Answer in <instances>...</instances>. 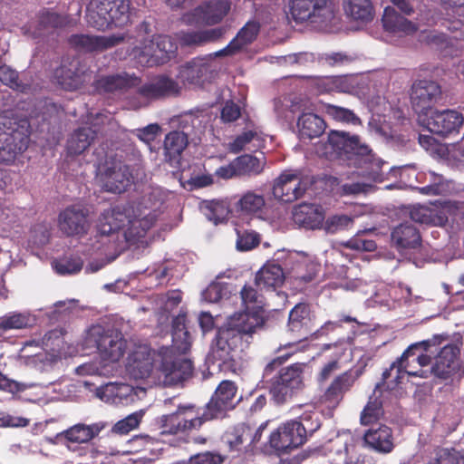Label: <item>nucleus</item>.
Segmentation results:
<instances>
[{"label": "nucleus", "instance_id": "obj_36", "mask_svg": "<svg viewBox=\"0 0 464 464\" xmlns=\"http://www.w3.org/2000/svg\"><path fill=\"white\" fill-rule=\"evenodd\" d=\"M242 304L245 307L243 312L235 313L234 314H246L249 316H258L265 324V298L258 294L257 290L252 286L245 285L240 291Z\"/></svg>", "mask_w": 464, "mask_h": 464}, {"label": "nucleus", "instance_id": "obj_29", "mask_svg": "<svg viewBox=\"0 0 464 464\" xmlns=\"http://www.w3.org/2000/svg\"><path fill=\"white\" fill-rule=\"evenodd\" d=\"M358 375L352 370L335 376L321 396V401L330 408H336L344 394L353 386Z\"/></svg>", "mask_w": 464, "mask_h": 464}, {"label": "nucleus", "instance_id": "obj_18", "mask_svg": "<svg viewBox=\"0 0 464 464\" xmlns=\"http://www.w3.org/2000/svg\"><path fill=\"white\" fill-rule=\"evenodd\" d=\"M156 220L155 212L143 208L139 204H134V213L130 215V218L126 222L127 229L124 232L126 242L130 245L142 242Z\"/></svg>", "mask_w": 464, "mask_h": 464}, {"label": "nucleus", "instance_id": "obj_64", "mask_svg": "<svg viewBox=\"0 0 464 464\" xmlns=\"http://www.w3.org/2000/svg\"><path fill=\"white\" fill-rule=\"evenodd\" d=\"M346 246L354 250L368 251L372 252L377 248V245L374 240L364 239L362 237H355L351 238L347 243Z\"/></svg>", "mask_w": 464, "mask_h": 464}, {"label": "nucleus", "instance_id": "obj_14", "mask_svg": "<svg viewBox=\"0 0 464 464\" xmlns=\"http://www.w3.org/2000/svg\"><path fill=\"white\" fill-rule=\"evenodd\" d=\"M126 36L124 33L110 35L79 34H72L68 39V43L78 53H102L122 44Z\"/></svg>", "mask_w": 464, "mask_h": 464}, {"label": "nucleus", "instance_id": "obj_1", "mask_svg": "<svg viewBox=\"0 0 464 464\" xmlns=\"http://www.w3.org/2000/svg\"><path fill=\"white\" fill-rule=\"evenodd\" d=\"M158 356L159 362H155L148 345H135L128 354L126 372L131 378L141 380L148 378L155 367L168 385H177L192 376V362L176 354L169 347H162Z\"/></svg>", "mask_w": 464, "mask_h": 464}, {"label": "nucleus", "instance_id": "obj_16", "mask_svg": "<svg viewBox=\"0 0 464 464\" xmlns=\"http://www.w3.org/2000/svg\"><path fill=\"white\" fill-rule=\"evenodd\" d=\"M102 188L111 193L121 194L131 185L133 175L129 165L121 160L106 161L101 175Z\"/></svg>", "mask_w": 464, "mask_h": 464}, {"label": "nucleus", "instance_id": "obj_10", "mask_svg": "<svg viewBox=\"0 0 464 464\" xmlns=\"http://www.w3.org/2000/svg\"><path fill=\"white\" fill-rule=\"evenodd\" d=\"M461 345L444 342L433 354L430 372L435 379L445 385L459 383L464 377V365L460 361Z\"/></svg>", "mask_w": 464, "mask_h": 464}, {"label": "nucleus", "instance_id": "obj_26", "mask_svg": "<svg viewBox=\"0 0 464 464\" xmlns=\"http://www.w3.org/2000/svg\"><path fill=\"white\" fill-rule=\"evenodd\" d=\"M462 113L455 110L436 111L428 120V129L430 132L447 137L458 134L463 125Z\"/></svg>", "mask_w": 464, "mask_h": 464}, {"label": "nucleus", "instance_id": "obj_8", "mask_svg": "<svg viewBox=\"0 0 464 464\" xmlns=\"http://www.w3.org/2000/svg\"><path fill=\"white\" fill-rule=\"evenodd\" d=\"M318 430L307 427V411H304L298 420H291L282 423L269 436L270 448L278 454L289 453L303 446L308 436H312Z\"/></svg>", "mask_w": 464, "mask_h": 464}, {"label": "nucleus", "instance_id": "obj_24", "mask_svg": "<svg viewBox=\"0 0 464 464\" xmlns=\"http://www.w3.org/2000/svg\"><path fill=\"white\" fill-rule=\"evenodd\" d=\"M132 213H134V204L130 203L105 209L98 219V233L102 236H109L119 231L126 226Z\"/></svg>", "mask_w": 464, "mask_h": 464}, {"label": "nucleus", "instance_id": "obj_44", "mask_svg": "<svg viewBox=\"0 0 464 464\" xmlns=\"http://www.w3.org/2000/svg\"><path fill=\"white\" fill-rule=\"evenodd\" d=\"M68 20L66 16L61 15L50 9L44 8L37 15V31L42 35L54 29L66 26Z\"/></svg>", "mask_w": 464, "mask_h": 464}, {"label": "nucleus", "instance_id": "obj_22", "mask_svg": "<svg viewBox=\"0 0 464 464\" xmlns=\"http://www.w3.org/2000/svg\"><path fill=\"white\" fill-rule=\"evenodd\" d=\"M140 82V77L135 73L121 72L97 77L93 82V87L100 94H121L139 86Z\"/></svg>", "mask_w": 464, "mask_h": 464}, {"label": "nucleus", "instance_id": "obj_11", "mask_svg": "<svg viewBox=\"0 0 464 464\" xmlns=\"http://www.w3.org/2000/svg\"><path fill=\"white\" fill-rule=\"evenodd\" d=\"M206 421L196 404H180L176 411L162 415L160 420L162 435H178L199 430Z\"/></svg>", "mask_w": 464, "mask_h": 464}, {"label": "nucleus", "instance_id": "obj_7", "mask_svg": "<svg viewBox=\"0 0 464 464\" xmlns=\"http://www.w3.org/2000/svg\"><path fill=\"white\" fill-rule=\"evenodd\" d=\"M30 123L25 118L0 115V163L10 165L28 148Z\"/></svg>", "mask_w": 464, "mask_h": 464}, {"label": "nucleus", "instance_id": "obj_63", "mask_svg": "<svg viewBox=\"0 0 464 464\" xmlns=\"http://www.w3.org/2000/svg\"><path fill=\"white\" fill-rule=\"evenodd\" d=\"M241 116V109L239 105L233 101L226 102L221 110V119L224 122H233Z\"/></svg>", "mask_w": 464, "mask_h": 464}, {"label": "nucleus", "instance_id": "obj_39", "mask_svg": "<svg viewBox=\"0 0 464 464\" xmlns=\"http://www.w3.org/2000/svg\"><path fill=\"white\" fill-rule=\"evenodd\" d=\"M324 120L312 112L302 113L297 120V129L301 140H313L325 130Z\"/></svg>", "mask_w": 464, "mask_h": 464}, {"label": "nucleus", "instance_id": "obj_51", "mask_svg": "<svg viewBox=\"0 0 464 464\" xmlns=\"http://www.w3.org/2000/svg\"><path fill=\"white\" fill-rule=\"evenodd\" d=\"M0 81L3 84L21 92H25L29 89V85L19 78L18 72L5 64L0 66Z\"/></svg>", "mask_w": 464, "mask_h": 464}, {"label": "nucleus", "instance_id": "obj_43", "mask_svg": "<svg viewBox=\"0 0 464 464\" xmlns=\"http://www.w3.org/2000/svg\"><path fill=\"white\" fill-rule=\"evenodd\" d=\"M265 206V197L256 190H246L235 203L236 210L247 216L262 213Z\"/></svg>", "mask_w": 464, "mask_h": 464}, {"label": "nucleus", "instance_id": "obj_13", "mask_svg": "<svg viewBox=\"0 0 464 464\" xmlns=\"http://www.w3.org/2000/svg\"><path fill=\"white\" fill-rule=\"evenodd\" d=\"M177 45L169 36L159 35L143 48L135 47L133 54L143 66L152 67L167 63L176 55Z\"/></svg>", "mask_w": 464, "mask_h": 464}, {"label": "nucleus", "instance_id": "obj_45", "mask_svg": "<svg viewBox=\"0 0 464 464\" xmlns=\"http://www.w3.org/2000/svg\"><path fill=\"white\" fill-rule=\"evenodd\" d=\"M343 7L347 15L353 20L368 22L373 17L371 0H346Z\"/></svg>", "mask_w": 464, "mask_h": 464}, {"label": "nucleus", "instance_id": "obj_47", "mask_svg": "<svg viewBox=\"0 0 464 464\" xmlns=\"http://www.w3.org/2000/svg\"><path fill=\"white\" fill-rule=\"evenodd\" d=\"M101 428L97 424H76L63 432L64 438L72 443H86L97 436Z\"/></svg>", "mask_w": 464, "mask_h": 464}, {"label": "nucleus", "instance_id": "obj_12", "mask_svg": "<svg viewBox=\"0 0 464 464\" xmlns=\"http://www.w3.org/2000/svg\"><path fill=\"white\" fill-rule=\"evenodd\" d=\"M237 386L229 380L222 381L211 395L209 401L202 407L198 406L199 413L206 423L223 420L228 411L234 410L240 400H237Z\"/></svg>", "mask_w": 464, "mask_h": 464}, {"label": "nucleus", "instance_id": "obj_35", "mask_svg": "<svg viewBox=\"0 0 464 464\" xmlns=\"http://www.w3.org/2000/svg\"><path fill=\"white\" fill-rule=\"evenodd\" d=\"M259 30L260 25L257 22H247L225 48L216 53V56L233 55L238 53L256 38Z\"/></svg>", "mask_w": 464, "mask_h": 464}, {"label": "nucleus", "instance_id": "obj_3", "mask_svg": "<svg viewBox=\"0 0 464 464\" xmlns=\"http://www.w3.org/2000/svg\"><path fill=\"white\" fill-rule=\"evenodd\" d=\"M449 340V334H441L411 344L390 368L382 372V384H387L388 389H394L402 382L406 374L422 377V367L431 363L433 354Z\"/></svg>", "mask_w": 464, "mask_h": 464}, {"label": "nucleus", "instance_id": "obj_53", "mask_svg": "<svg viewBox=\"0 0 464 464\" xmlns=\"http://www.w3.org/2000/svg\"><path fill=\"white\" fill-rule=\"evenodd\" d=\"M410 218L412 221L425 225H437L438 215L437 211L425 207L414 206L410 210Z\"/></svg>", "mask_w": 464, "mask_h": 464}, {"label": "nucleus", "instance_id": "obj_57", "mask_svg": "<svg viewBox=\"0 0 464 464\" xmlns=\"http://www.w3.org/2000/svg\"><path fill=\"white\" fill-rule=\"evenodd\" d=\"M260 140L259 134L256 130H246L237 135L229 144V149L234 153L243 150L252 140Z\"/></svg>", "mask_w": 464, "mask_h": 464}, {"label": "nucleus", "instance_id": "obj_9", "mask_svg": "<svg viewBox=\"0 0 464 464\" xmlns=\"http://www.w3.org/2000/svg\"><path fill=\"white\" fill-rule=\"evenodd\" d=\"M84 342L87 347H95L103 361L111 362H119L127 348V341L121 331L101 324L88 329Z\"/></svg>", "mask_w": 464, "mask_h": 464}, {"label": "nucleus", "instance_id": "obj_30", "mask_svg": "<svg viewBox=\"0 0 464 464\" xmlns=\"http://www.w3.org/2000/svg\"><path fill=\"white\" fill-rule=\"evenodd\" d=\"M382 22L386 32L399 37L413 35L419 29L416 23L410 21L391 6L384 9Z\"/></svg>", "mask_w": 464, "mask_h": 464}, {"label": "nucleus", "instance_id": "obj_60", "mask_svg": "<svg viewBox=\"0 0 464 464\" xmlns=\"http://www.w3.org/2000/svg\"><path fill=\"white\" fill-rule=\"evenodd\" d=\"M141 417L142 416L137 412L130 414L123 420H119L113 429L120 434H127L139 426Z\"/></svg>", "mask_w": 464, "mask_h": 464}, {"label": "nucleus", "instance_id": "obj_2", "mask_svg": "<svg viewBox=\"0 0 464 464\" xmlns=\"http://www.w3.org/2000/svg\"><path fill=\"white\" fill-rule=\"evenodd\" d=\"M323 154L327 159L346 157L362 167V176L374 182H382L386 173L382 170L384 161L372 153V150L360 142L356 135L340 130H331L327 141L324 144Z\"/></svg>", "mask_w": 464, "mask_h": 464}, {"label": "nucleus", "instance_id": "obj_55", "mask_svg": "<svg viewBox=\"0 0 464 464\" xmlns=\"http://www.w3.org/2000/svg\"><path fill=\"white\" fill-rule=\"evenodd\" d=\"M382 413V402L377 399L370 400L361 413V422L362 425L372 424L380 419Z\"/></svg>", "mask_w": 464, "mask_h": 464}, {"label": "nucleus", "instance_id": "obj_38", "mask_svg": "<svg viewBox=\"0 0 464 464\" xmlns=\"http://www.w3.org/2000/svg\"><path fill=\"white\" fill-rule=\"evenodd\" d=\"M392 240L398 248L409 249L420 246L421 237L419 229L409 222H404L394 227Z\"/></svg>", "mask_w": 464, "mask_h": 464}, {"label": "nucleus", "instance_id": "obj_59", "mask_svg": "<svg viewBox=\"0 0 464 464\" xmlns=\"http://www.w3.org/2000/svg\"><path fill=\"white\" fill-rule=\"evenodd\" d=\"M226 459V456L218 452L205 451L191 456L189 464H222Z\"/></svg>", "mask_w": 464, "mask_h": 464}, {"label": "nucleus", "instance_id": "obj_20", "mask_svg": "<svg viewBox=\"0 0 464 464\" xmlns=\"http://www.w3.org/2000/svg\"><path fill=\"white\" fill-rule=\"evenodd\" d=\"M230 8L231 3L229 0L205 1L188 14V21L208 26L215 25L227 16Z\"/></svg>", "mask_w": 464, "mask_h": 464}, {"label": "nucleus", "instance_id": "obj_28", "mask_svg": "<svg viewBox=\"0 0 464 464\" xmlns=\"http://www.w3.org/2000/svg\"><path fill=\"white\" fill-rule=\"evenodd\" d=\"M287 327L295 338L294 343L306 340L312 334L314 324L308 304L299 303L291 309Z\"/></svg>", "mask_w": 464, "mask_h": 464}, {"label": "nucleus", "instance_id": "obj_61", "mask_svg": "<svg viewBox=\"0 0 464 464\" xmlns=\"http://www.w3.org/2000/svg\"><path fill=\"white\" fill-rule=\"evenodd\" d=\"M353 223V219L346 215H335L329 218L325 222V229L329 233H335L343 229Z\"/></svg>", "mask_w": 464, "mask_h": 464}, {"label": "nucleus", "instance_id": "obj_54", "mask_svg": "<svg viewBox=\"0 0 464 464\" xmlns=\"http://www.w3.org/2000/svg\"><path fill=\"white\" fill-rule=\"evenodd\" d=\"M324 111L329 117L338 121L355 124L360 121L353 111L343 107L326 104Z\"/></svg>", "mask_w": 464, "mask_h": 464}, {"label": "nucleus", "instance_id": "obj_41", "mask_svg": "<svg viewBox=\"0 0 464 464\" xmlns=\"http://www.w3.org/2000/svg\"><path fill=\"white\" fill-rule=\"evenodd\" d=\"M187 315L179 314L172 320V347L173 353H186L191 346V336L187 329Z\"/></svg>", "mask_w": 464, "mask_h": 464}, {"label": "nucleus", "instance_id": "obj_23", "mask_svg": "<svg viewBox=\"0 0 464 464\" xmlns=\"http://www.w3.org/2000/svg\"><path fill=\"white\" fill-rule=\"evenodd\" d=\"M137 92L148 102H152L179 95L180 87L176 80L161 74L140 85Z\"/></svg>", "mask_w": 464, "mask_h": 464}, {"label": "nucleus", "instance_id": "obj_52", "mask_svg": "<svg viewBox=\"0 0 464 464\" xmlns=\"http://www.w3.org/2000/svg\"><path fill=\"white\" fill-rule=\"evenodd\" d=\"M427 464H464V455L453 448H441Z\"/></svg>", "mask_w": 464, "mask_h": 464}, {"label": "nucleus", "instance_id": "obj_25", "mask_svg": "<svg viewBox=\"0 0 464 464\" xmlns=\"http://www.w3.org/2000/svg\"><path fill=\"white\" fill-rule=\"evenodd\" d=\"M441 94L440 86L428 80L416 81L411 86V102L413 110L425 114Z\"/></svg>", "mask_w": 464, "mask_h": 464}, {"label": "nucleus", "instance_id": "obj_34", "mask_svg": "<svg viewBox=\"0 0 464 464\" xmlns=\"http://www.w3.org/2000/svg\"><path fill=\"white\" fill-rule=\"evenodd\" d=\"M97 130L90 126L75 129L66 141V152L69 156L82 154L96 140Z\"/></svg>", "mask_w": 464, "mask_h": 464}, {"label": "nucleus", "instance_id": "obj_4", "mask_svg": "<svg viewBox=\"0 0 464 464\" xmlns=\"http://www.w3.org/2000/svg\"><path fill=\"white\" fill-rule=\"evenodd\" d=\"M292 353H285L269 362L264 369V377L267 378L274 372H277L270 379L269 392L273 401L282 405L289 401L304 388L305 363L295 362L286 367L282 365L290 358Z\"/></svg>", "mask_w": 464, "mask_h": 464}, {"label": "nucleus", "instance_id": "obj_32", "mask_svg": "<svg viewBox=\"0 0 464 464\" xmlns=\"http://www.w3.org/2000/svg\"><path fill=\"white\" fill-rule=\"evenodd\" d=\"M188 144V135L180 130L169 132L164 139V159L169 166L178 168L180 165L181 155Z\"/></svg>", "mask_w": 464, "mask_h": 464}, {"label": "nucleus", "instance_id": "obj_37", "mask_svg": "<svg viewBox=\"0 0 464 464\" xmlns=\"http://www.w3.org/2000/svg\"><path fill=\"white\" fill-rule=\"evenodd\" d=\"M363 439L368 446L379 452L389 453L394 447L392 429L386 425L372 427L365 432Z\"/></svg>", "mask_w": 464, "mask_h": 464}, {"label": "nucleus", "instance_id": "obj_21", "mask_svg": "<svg viewBox=\"0 0 464 464\" xmlns=\"http://www.w3.org/2000/svg\"><path fill=\"white\" fill-rule=\"evenodd\" d=\"M308 182L297 174L282 173L274 182L273 195L281 202L291 203L300 198L307 190Z\"/></svg>", "mask_w": 464, "mask_h": 464}, {"label": "nucleus", "instance_id": "obj_27", "mask_svg": "<svg viewBox=\"0 0 464 464\" xmlns=\"http://www.w3.org/2000/svg\"><path fill=\"white\" fill-rule=\"evenodd\" d=\"M251 435V426L247 423H238L227 430L221 443L227 452V458H239L247 451L248 440Z\"/></svg>", "mask_w": 464, "mask_h": 464}, {"label": "nucleus", "instance_id": "obj_56", "mask_svg": "<svg viewBox=\"0 0 464 464\" xmlns=\"http://www.w3.org/2000/svg\"><path fill=\"white\" fill-rule=\"evenodd\" d=\"M237 247L241 251H248L260 244V235L253 230H245L237 234Z\"/></svg>", "mask_w": 464, "mask_h": 464}, {"label": "nucleus", "instance_id": "obj_48", "mask_svg": "<svg viewBox=\"0 0 464 464\" xmlns=\"http://www.w3.org/2000/svg\"><path fill=\"white\" fill-rule=\"evenodd\" d=\"M54 77L59 85L68 91L78 89L82 82L81 74L66 65H61L54 72Z\"/></svg>", "mask_w": 464, "mask_h": 464}, {"label": "nucleus", "instance_id": "obj_58", "mask_svg": "<svg viewBox=\"0 0 464 464\" xmlns=\"http://www.w3.org/2000/svg\"><path fill=\"white\" fill-rule=\"evenodd\" d=\"M129 386L124 383L108 382L97 388V396L102 400L109 401L113 397L121 395L122 390H128Z\"/></svg>", "mask_w": 464, "mask_h": 464}, {"label": "nucleus", "instance_id": "obj_33", "mask_svg": "<svg viewBox=\"0 0 464 464\" xmlns=\"http://www.w3.org/2000/svg\"><path fill=\"white\" fill-rule=\"evenodd\" d=\"M293 220L296 225L306 229H317L323 226L324 214L319 206L302 203L295 207Z\"/></svg>", "mask_w": 464, "mask_h": 464}, {"label": "nucleus", "instance_id": "obj_15", "mask_svg": "<svg viewBox=\"0 0 464 464\" xmlns=\"http://www.w3.org/2000/svg\"><path fill=\"white\" fill-rule=\"evenodd\" d=\"M290 13L296 23L324 22L333 16L329 0H292Z\"/></svg>", "mask_w": 464, "mask_h": 464}, {"label": "nucleus", "instance_id": "obj_42", "mask_svg": "<svg viewBox=\"0 0 464 464\" xmlns=\"http://www.w3.org/2000/svg\"><path fill=\"white\" fill-rule=\"evenodd\" d=\"M285 280L282 267L279 265L268 264L264 266L256 275L255 285L260 290H276Z\"/></svg>", "mask_w": 464, "mask_h": 464}, {"label": "nucleus", "instance_id": "obj_17", "mask_svg": "<svg viewBox=\"0 0 464 464\" xmlns=\"http://www.w3.org/2000/svg\"><path fill=\"white\" fill-rule=\"evenodd\" d=\"M89 209L80 204L65 208L58 217V227L67 237L87 234L90 227Z\"/></svg>", "mask_w": 464, "mask_h": 464}, {"label": "nucleus", "instance_id": "obj_5", "mask_svg": "<svg viewBox=\"0 0 464 464\" xmlns=\"http://www.w3.org/2000/svg\"><path fill=\"white\" fill-rule=\"evenodd\" d=\"M263 327L258 316L233 314L227 320V327L218 331L217 347L233 359L248 348L253 334Z\"/></svg>", "mask_w": 464, "mask_h": 464}, {"label": "nucleus", "instance_id": "obj_62", "mask_svg": "<svg viewBox=\"0 0 464 464\" xmlns=\"http://www.w3.org/2000/svg\"><path fill=\"white\" fill-rule=\"evenodd\" d=\"M29 419L15 416L5 412H0V427L22 428L29 425Z\"/></svg>", "mask_w": 464, "mask_h": 464}, {"label": "nucleus", "instance_id": "obj_40", "mask_svg": "<svg viewBox=\"0 0 464 464\" xmlns=\"http://www.w3.org/2000/svg\"><path fill=\"white\" fill-rule=\"evenodd\" d=\"M226 33L224 27H217L202 31L182 32L179 42L182 46H202L218 41Z\"/></svg>", "mask_w": 464, "mask_h": 464}, {"label": "nucleus", "instance_id": "obj_46", "mask_svg": "<svg viewBox=\"0 0 464 464\" xmlns=\"http://www.w3.org/2000/svg\"><path fill=\"white\" fill-rule=\"evenodd\" d=\"M238 177H252L263 172L265 162L256 156L244 154L235 159Z\"/></svg>", "mask_w": 464, "mask_h": 464}, {"label": "nucleus", "instance_id": "obj_6", "mask_svg": "<svg viewBox=\"0 0 464 464\" xmlns=\"http://www.w3.org/2000/svg\"><path fill=\"white\" fill-rule=\"evenodd\" d=\"M134 12L130 0H92L87 10V23L102 32L124 28L132 24Z\"/></svg>", "mask_w": 464, "mask_h": 464}, {"label": "nucleus", "instance_id": "obj_31", "mask_svg": "<svg viewBox=\"0 0 464 464\" xmlns=\"http://www.w3.org/2000/svg\"><path fill=\"white\" fill-rule=\"evenodd\" d=\"M210 63L206 58L197 57L180 67V79L189 84L202 85L211 78Z\"/></svg>", "mask_w": 464, "mask_h": 464}, {"label": "nucleus", "instance_id": "obj_19", "mask_svg": "<svg viewBox=\"0 0 464 464\" xmlns=\"http://www.w3.org/2000/svg\"><path fill=\"white\" fill-rule=\"evenodd\" d=\"M156 220L155 212L143 208L139 204H134V213L130 215V218L126 222L127 229L124 232L126 242L130 245L142 242Z\"/></svg>", "mask_w": 464, "mask_h": 464}, {"label": "nucleus", "instance_id": "obj_50", "mask_svg": "<svg viewBox=\"0 0 464 464\" xmlns=\"http://www.w3.org/2000/svg\"><path fill=\"white\" fill-rule=\"evenodd\" d=\"M204 211L208 219L213 221L215 224L226 220L230 212L227 202L218 199L206 202Z\"/></svg>", "mask_w": 464, "mask_h": 464}, {"label": "nucleus", "instance_id": "obj_49", "mask_svg": "<svg viewBox=\"0 0 464 464\" xmlns=\"http://www.w3.org/2000/svg\"><path fill=\"white\" fill-rule=\"evenodd\" d=\"M82 266L83 260L77 255L63 256L53 262V267L61 276L77 274L82 269Z\"/></svg>", "mask_w": 464, "mask_h": 464}]
</instances>
